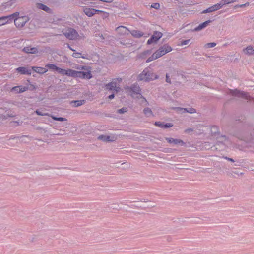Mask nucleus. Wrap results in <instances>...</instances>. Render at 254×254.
I'll return each mask as SVG.
<instances>
[{
	"label": "nucleus",
	"mask_w": 254,
	"mask_h": 254,
	"mask_svg": "<svg viewBox=\"0 0 254 254\" xmlns=\"http://www.w3.org/2000/svg\"><path fill=\"white\" fill-rule=\"evenodd\" d=\"M172 51V48L168 44H164L159 48L150 57L146 60V63H149L165 55L166 54Z\"/></svg>",
	"instance_id": "1"
},
{
	"label": "nucleus",
	"mask_w": 254,
	"mask_h": 254,
	"mask_svg": "<svg viewBox=\"0 0 254 254\" xmlns=\"http://www.w3.org/2000/svg\"><path fill=\"white\" fill-rule=\"evenodd\" d=\"M159 78V75L156 73L149 70L148 68H145L137 76L139 81H143L149 82Z\"/></svg>",
	"instance_id": "2"
},
{
	"label": "nucleus",
	"mask_w": 254,
	"mask_h": 254,
	"mask_svg": "<svg viewBox=\"0 0 254 254\" xmlns=\"http://www.w3.org/2000/svg\"><path fill=\"white\" fill-rule=\"evenodd\" d=\"M126 94L130 95L133 98H136L140 96L141 89L137 84L131 85L130 86H127L124 88Z\"/></svg>",
	"instance_id": "3"
},
{
	"label": "nucleus",
	"mask_w": 254,
	"mask_h": 254,
	"mask_svg": "<svg viewBox=\"0 0 254 254\" xmlns=\"http://www.w3.org/2000/svg\"><path fill=\"white\" fill-rule=\"evenodd\" d=\"M29 20L30 18L28 16L26 15L22 16L19 14L15 19L14 24L17 28H21L25 26V24Z\"/></svg>",
	"instance_id": "4"
},
{
	"label": "nucleus",
	"mask_w": 254,
	"mask_h": 254,
	"mask_svg": "<svg viewBox=\"0 0 254 254\" xmlns=\"http://www.w3.org/2000/svg\"><path fill=\"white\" fill-rule=\"evenodd\" d=\"M80 77L84 79H89L92 77L91 68L89 66L80 65Z\"/></svg>",
	"instance_id": "5"
},
{
	"label": "nucleus",
	"mask_w": 254,
	"mask_h": 254,
	"mask_svg": "<svg viewBox=\"0 0 254 254\" xmlns=\"http://www.w3.org/2000/svg\"><path fill=\"white\" fill-rule=\"evenodd\" d=\"M16 115L14 112L8 109L6 107L4 108H0V118L2 119H7L8 118L14 117Z\"/></svg>",
	"instance_id": "6"
},
{
	"label": "nucleus",
	"mask_w": 254,
	"mask_h": 254,
	"mask_svg": "<svg viewBox=\"0 0 254 254\" xmlns=\"http://www.w3.org/2000/svg\"><path fill=\"white\" fill-rule=\"evenodd\" d=\"M243 53L248 57L254 56V45H249L242 50Z\"/></svg>",
	"instance_id": "7"
},
{
	"label": "nucleus",
	"mask_w": 254,
	"mask_h": 254,
	"mask_svg": "<svg viewBox=\"0 0 254 254\" xmlns=\"http://www.w3.org/2000/svg\"><path fill=\"white\" fill-rule=\"evenodd\" d=\"M63 34L66 37L69 39H73L77 36V32L75 30L69 28L63 31Z\"/></svg>",
	"instance_id": "8"
},
{
	"label": "nucleus",
	"mask_w": 254,
	"mask_h": 254,
	"mask_svg": "<svg viewBox=\"0 0 254 254\" xmlns=\"http://www.w3.org/2000/svg\"><path fill=\"white\" fill-rule=\"evenodd\" d=\"M162 33L160 32H154L151 38L147 41V44H151L153 43L156 42L162 36Z\"/></svg>",
	"instance_id": "9"
},
{
	"label": "nucleus",
	"mask_w": 254,
	"mask_h": 254,
	"mask_svg": "<svg viewBox=\"0 0 254 254\" xmlns=\"http://www.w3.org/2000/svg\"><path fill=\"white\" fill-rule=\"evenodd\" d=\"M98 139L104 142H113L117 139L115 135H101L98 137Z\"/></svg>",
	"instance_id": "10"
},
{
	"label": "nucleus",
	"mask_w": 254,
	"mask_h": 254,
	"mask_svg": "<svg viewBox=\"0 0 254 254\" xmlns=\"http://www.w3.org/2000/svg\"><path fill=\"white\" fill-rule=\"evenodd\" d=\"M61 74L63 75H67L71 77H75L77 76V74L79 73V72L72 70V69H68L65 70L62 69Z\"/></svg>",
	"instance_id": "11"
},
{
	"label": "nucleus",
	"mask_w": 254,
	"mask_h": 254,
	"mask_svg": "<svg viewBox=\"0 0 254 254\" xmlns=\"http://www.w3.org/2000/svg\"><path fill=\"white\" fill-rule=\"evenodd\" d=\"M165 140L170 144H173L174 145H180L181 146L185 145V142L180 139H174L171 137H166Z\"/></svg>",
	"instance_id": "12"
},
{
	"label": "nucleus",
	"mask_w": 254,
	"mask_h": 254,
	"mask_svg": "<svg viewBox=\"0 0 254 254\" xmlns=\"http://www.w3.org/2000/svg\"><path fill=\"white\" fill-rule=\"evenodd\" d=\"M28 89V87H27L18 86L12 87L11 89V91L15 93H20L26 91Z\"/></svg>",
	"instance_id": "13"
},
{
	"label": "nucleus",
	"mask_w": 254,
	"mask_h": 254,
	"mask_svg": "<svg viewBox=\"0 0 254 254\" xmlns=\"http://www.w3.org/2000/svg\"><path fill=\"white\" fill-rule=\"evenodd\" d=\"M221 8H222L221 5H220V3H217L216 4L209 7L207 9L204 10L202 12V13H206L215 11L216 10H218L221 9Z\"/></svg>",
	"instance_id": "14"
},
{
	"label": "nucleus",
	"mask_w": 254,
	"mask_h": 254,
	"mask_svg": "<svg viewBox=\"0 0 254 254\" xmlns=\"http://www.w3.org/2000/svg\"><path fill=\"white\" fill-rule=\"evenodd\" d=\"M233 94L234 95H235V96H237L238 97H242L245 98V99H248V100L251 99V97L250 96V95H248V93L244 92H242V91H240L237 90H235L233 92Z\"/></svg>",
	"instance_id": "15"
},
{
	"label": "nucleus",
	"mask_w": 254,
	"mask_h": 254,
	"mask_svg": "<svg viewBox=\"0 0 254 254\" xmlns=\"http://www.w3.org/2000/svg\"><path fill=\"white\" fill-rule=\"evenodd\" d=\"M116 31L121 35L128 34L129 30L126 27L120 26L116 28Z\"/></svg>",
	"instance_id": "16"
},
{
	"label": "nucleus",
	"mask_w": 254,
	"mask_h": 254,
	"mask_svg": "<svg viewBox=\"0 0 254 254\" xmlns=\"http://www.w3.org/2000/svg\"><path fill=\"white\" fill-rule=\"evenodd\" d=\"M22 51L28 54H36L38 52V49L36 47L30 46L25 47L22 49Z\"/></svg>",
	"instance_id": "17"
},
{
	"label": "nucleus",
	"mask_w": 254,
	"mask_h": 254,
	"mask_svg": "<svg viewBox=\"0 0 254 254\" xmlns=\"http://www.w3.org/2000/svg\"><path fill=\"white\" fill-rule=\"evenodd\" d=\"M83 11L88 17H92L95 14V9L87 7H83Z\"/></svg>",
	"instance_id": "18"
},
{
	"label": "nucleus",
	"mask_w": 254,
	"mask_h": 254,
	"mask_svg": "<svg viewBox=\"0 0 254 254\" xmlns=\"http://www.w3.org/2000/svg\"><path fill=\"white\" fill-rule=\"evenodd\" d=\"M151 53V51L150 50H145L143 52L140 53L138 55H137V59H145L147 56L149 55H150Z\"/></svg>",
	"instance_id": "19"
},
{
	"label": "nucleus",
	"mask_w": 254,
	"mask_h": 254,
	"mask_svg": "<svg viewBox=\"0 0 254 254\" xmlns=\"http://www.w3.org/2000/svg\"><path fill=\"white\" fill-rule=\"evenodd\" d=\"M16 70L22 74L31 75V70L25 67H19L16 69Z\"/></svg>",
	"instance_id": "20"
},
{
	"label": "nucleus",
	"mask_w": 254,
	"mask_h": 254,
	"mask_svg": "<svg viewBox=\"0 0 254 254\" xmlns=\"http://www.w3.org/2000/svg\"><path fill=\"white\" fill-rule=\"evenodd\" d=\"M91 57L87 54L80 53V62L88 63L90 61Z\"/></svg>",
	"instance_id": "21"
},
{
	"label": "nucleus",
	"mask_w": 254,
	"mask_h": 254,
	"mask_svg": "<svg viewBox=\"0 0 254 254\" xmlns=\"http://www.w3.org/2000/svg\"><path fill=\"white\" fill-rule=\"evenodd\" d=\"M18 15H19V12H16L12 14H10L9 15H8V16H5V18L6 19V21L7 22V23L9 22V21H14V22L15 21V19L16 18L17 16H18Z\"/></svg>",
	"instance_id": "22"
},
{
	"label": "nucleus",
	"mask_w": 254,
	"mask_h": 254,
	"mask_svg": "<svg viewBox=\"0 0 254 254\" xmlns=\"http://www.w3.org/2000/svg\"><path fill=\"white\" fill-rule=\"evenodd\" d=\"M32 69L33 71L39 74H44L48 71V69L46 68L41 67L33 66L32 67Z\"/></svg>",
	"instance_id": "23"
},
{
	"label": "nucleus",
	"mask_w": 254,
	"mask_h": 254,
	"mask_svg": "<svg viewBox=\"0 0 254 254\" xmlns=\"http://www.w3.org/2000/svg\"><path fill=\"white\" fill-rule=\"evenodd\" d=\"M211 20H207L200 24H199L197 27H196L194 29V31H198L201 30L202 29L206 27L210 22Z\"/></svg>",
	"instance_id": "24"
},
{
	"label": "nucleus",
	"mask_w": 254,
	"mask_h": 254,
	"mask_svg": "<svg viewBox=\"0 0 254 254\" xmlns=\"http://www.w3.org/2000/svg\"><path fill=\"white\" fill-rule=\"evenodd\" d=\"M136 98L138 99L139 103L141 105L147 106L149 104L146 99L142 95L141 93L140 94V96H138Z\"/></svg>",
	"instance_id": "25"
},
{
	"label": "nucleus",
	"mask_w": 254,
	"mask_h": 254,
	"mask_svg": "<svg viewBox=\"0 0 254 254\" xmlns=\"http://www.w3.org/2000/svg\"><path fill=\"white\" fill-rule=\"evenodd\" d=\"M143 113L146 117H150L154 116L152 110L149 107L144 108L143 110Z\"/></svg>",
	"instance_id": "26"
},
{
	"label": "nucleus",
	"mask_w": 254,
	"mask_h": 254,
	"mask_svg": "<svg viewBox=\"0 0 254 254\" xmlns=\"http://www.w3.org/2000/svg\"><path fill=\"white\" fill-rule=\"evenodd\" d=\"M46 67L49 68L50 69L55 70L60 74H61V71L62 70V68L57 67L55 64H48L46 65Z\"/></svg>",
	"instance_id": "27"
},
{
	"label": "nucleus",
	"mask_w": 254,
	"mask_h": 254,
	"mask_svg": "<svg viewBox=\"0 0 254 254\" xmlns=\"http://www.w3.org/2000/svg\"><path fill=\"white\" fill-rule=\"evenodd\" d=\"M116 84L115 81L111 82L106 85V89L108 90H114L116 88Z\"/></svg>",
	"instance_id": "28"
},
{
	"label": "nucleus",
	"mask_w": 254,
	"mask_h": 254,
	"mask_svg": "<svg viewBox=\"0 0 254 254\" xmlns=\"http://www.w3.org/2000/svg\"><path fill=\"white\" fill-rule=\"evenodd\" d=\"M131 34L135 37L139 38L143 35V33L138 30H132L130 31Z\"/></svg>",
	"instance_id": "29"
},
{
	"label": "nucleus",
	"mask_w": 254,
	"mask_h": 254,
	"mask_svg": "<svg viewBox=\"0 0 254 254\" xmlns=\"http://www.w3.org/2000/svg\"><path fill=\"white\" fill-rule=\"evenodd\" d=\"M237 1L238 0H222L220 2V4L221 5V7H222L225 4H230Z\"/></svg>",
	"instance_id": "30"
},
{
	"label": "nucleus",
	"mask_w": 254,
	"mask_h": 254,
	"mask_svg": "<svg viewBox=\"0 0 254 254\" xmlns=\"http://www.w3.org/2000/svg\"><path fill=\"white\" fill-rule=\"evenodd\" d=\"M39 9H42L47 12L50 11V9L48 6L43 4H40L39 5Z\"/></svg>",
	"instance_id": "31"
},
{
	"label": "nucleus",
	"mask_w": 254,
	"mask_h": 254,
	"mask_svg": "<svg viewBox=\"0 0 254 254\" xmlns=\"http://www.w3.org/2000/svg\"><path fill=\"white\" fill-rule=\"evenodd\" d=\"M227 141V139L225 136H221L220 137L218 140L217 141V143L216 145H219V143H225Z\"/></svg>",
	"instance_id": "32"
},
{
	"label": "nucleus",
	"mask_w": 254,
	"mask_h": 254,
	"mask_svg": "<svg viewBox=\"0 0 254 254\" xmlns=\"http://www.w3.org/2000/svg\"><path fill=\"white\" fill-rule=\"evenodd\" d=\"M175 110L178 113H184L186 112L187 108H182V107H177L175 108Z\"/></svg>",
	"instance_id": "33"
},
{
	"label": "nucleus",
	"mask_w": 254,
	"mask_h": 254,
	"mask_svg": "<svg viewBox=\"0 0 254 254\" xmlns=\"http://www.w3.org/2000/svg\"><path fill=\"white\" fill-rule=\"evenodd\" d=\"M50 117L54 120L59 121H66L67 119L63 117H56L53 115H51Z\"/></svg>",
	"instance_id": "34"
},
{
	"label": "nucleus",
	"mask_w": 254,
	"mask_h": 254,
	"mask_svg": "<svg viewBox=\"0 0 254 254\" xmlns=\"http://www.w3.org/2000/svg\"><path fill=\"white\" fill-rule=\"evenodd\" d=\"M216 45V43L215 42H211V43H208L204 45V47L205 48H213L215 47Z\"/></svg>",
	"instance_id": "35"
},
{
	"label": "nucleus",
	"mask_w": 254,
	"mask_h": 254,
	"mask_svg": "<svg viewBox=\"0 0 254 254\" xmlns=\"http://www.w3.org/2000/svg\"><path fill=\"white\" fill-rule=\"evenodd\" d=\"M7 23L6 19L5 18L4 16L0 17V26L6 24Z\"/></svg>",
	"instance_id": "36"
},
{
	"label": "nucleus",
	"mask_w": 254,
	"mask_h": 254,
	"mask_svg": "<svg viewBox=\"0 0 254 254\" xmlns=\"http://www.w3.org/2000/svg\"><path fill=\"white\" fill-rule=\"evenodd\" d=\"M190 39L184 40L181 42L180 44H178L179 46H184V45H187L190 44Z\"/></svg>",
	"instance_id": "37"
},
{
	"label": "nucleus",
	"mask_w": 254,
	"mask_h": 254,
	"mask_svg": "<svg viewBox=\"0 0 254 254\" xmlns=\"http://www.w3.org/2000/svg\"><path fill=\"white\" fill-rule=\"evenodd\" d=\"M35 113L38 115H40V116H49V114L47 113H44L43 112H42V111H40V110H36L35 111Z\"/></svg>",
	"instance_id": "38"
},
{
	"label": "nucleus",
	"mask_w": 254,
	"mask_h": 254,
	"mask_svg": "<svg viewBox=\"0 0 254 254\" xmlns=\"http://www.w3.org/2000/svg\"><path fill=\"white\" fill-rule=\"evenodd\" d=\"M249 5V2H247L245 4H240V5H236L235 6L234 8H241V7H246V6H247Z\"/></svg>",
	"instance_id": "39"
},
{
	"label": "nucleus",
	"mask_w": 254,
	"mask_h": 254,
	"mask_svg": "<svg viewBox=\"0 0 254 254\" xmlns=\"http://www.w3.org/2000/svg\"><path fill=\"white\" fill-rule=\"evenodd\" d=\"M186 112H188V113H190L193 114V113H196V111L194 108H189V109L187 108Z\"/></svg>",
	"instance_id": "40"
},
{
	"label": "nucleus",
	"mask_w": 254,
	"mask_h": 254,
	"mask_svg": "<svg viewBox=\"0 0 254 254\" xmlns=\"http://www.w3.org/2000/svg\"><path fill=\"white\" fill-rule=\"evenodd\" d=\"M165 81H166V82H167V83H168L169 84L171 83V79L170 78L169 74L168 73H166V74Z\"/></svg>",
	"instance_id": "41"
},
{
	"label": "nucleus",
	"mask_w": 254,
	"mask_h": 254,
	"mask_svg": "<svg viewBox=\"0 0 254 254\" xmlns=\"http://www.w3.org/2000/svg\"><path fill=\"white\" fill-rule=\"evenodd\" d=\"M151 7L158 9L160 7V4L158 3H154L151 5Z\"/></svg>",
	"instance_id": "42"
},
{
	"label": "nucleus",
	"mask_w": 254,
	"mask_h": 254,
	"mask_svg": "<svg viewBox=\"0 0 254 254\" xmlns=\"http://www.w3.org/2000/svg\"><path fill=\"white\" fill-rule=\"evenodd\" d=\"M127 111V109L126 108H123L120 109H119L118 110V113L122 114V113H124L126 112Z\"/></svg>",
	"instance_id": "43"
},
{
	"label": "nucleus",
	"mask_w": 254,
	"mask_h": 254,
	"mask_svg": "<svg viewBox=\"0 0 254 254\" xmlns=\"http://www.w3.org/2000/svg\"><path fill=\"white\" fill-rule=\"evenodd\" d=\"M173 126L172 124L171 123H167L166 124H163V128H169Z\"/></svg>",
	"instance_id": "44"
},
{
	"label": "nucleus",
	"mask_w": 254,
	"mask_h": 254,
	"mask_svg": "<svg viewBox=\"0 0 254 254\" xmlns=\"http://www.w3.org/2000/svg\"><path fill=\"white\" fill-rule=\"evenodd\" d=\"M193 131V129L191 128H187L185 130L184 132L186 133H190Z\"/></svg>",
	"instance_id": "45"
},
{
	"label": "nucleus",
	"mask_w": 254,
	"mask_h": 254,
	"mask_svg": "<svg viewBox=\"0 0 254 254\" xmlns=\"http://www.w3.org/2000/svg\"><path fill=\"white\" fill-rule=\"evenodd\" d=\"M71 104H74V106L75 107H78L79 106V101L78 100H77V101H72L71 102Z\"/></svg>",
	"instance_id": "46"
},
{
	"label": "nucleus",
	"mask_w": 254,
	"mask_h": 254,
	"mask_svg": "<svg viewBox=\"0 0 254 254\" xmlns=\"http://www.w3.org/2000/svg\"><path fill=\"white\" fill-rule=\"evenodd\" d=\"M10 124H11V125L12 126H18L19 125V122L18 121H12V122H10Z\"/></svg>",
	"instance_id": "47"
},
{
	"label": "nucleus",
	"mask_w": 254,
	"mask_h": 254,
	"mask_svg": "<svg viewBox=\"0 0 254 254\" xmlns=\"http://www.w3.org/2000/svg\"><path fill=\"white\" fill-rule=\"evenodd\" d=\"M155 125L157 126H158V127H160L163 128V124L159 122H156L155 123Z\"/></svg>",
	"instance_id": "48"
},
{
	"label": "nucleus",
	"mask_w": 254,
	"mask_h": 254,
	"mask_svg": "<svg viewBox=\"0 0 254 254\" xmlns=\"http://www.w3.org/2000/svg\"><path fill=\"white\" fill-rule=\"evenodd\" d=\"M121 90V88L117 86V83L116 84V88H114V90L116 92H120Z\"/></svg>",
	"instance_id": "49"
},
{
	"label": "nucleus",
	"mask_w": 254,
	"mask_h": 254,
	"mask_svg": "<svg viewBox=\"0 0 254 254\" xmlns=\"http://www.w3.org/2000/svg\"><path fill=\"white\" fill-rule=\"evenodd\" d=\"M98 35L99 37V38L98 39V40H102L104 39L102 34H99Z\"/></svg>",
	"instance_id": "50"
},
{
	"label": "nucleus",
	"mask_w": 254,
	"mask_h": 254,
	"mask_svg": "<svg viewBox=\"0 0 254 254\" xmlns=\"http://www.w3.org/2000/svg\"><path fill=\"white\" fill-rule=\"evenodd\" d=\"M79 54L78 53H73L72 54V56L75 58H78Z\"/></svg>",
	"instance_id": "51"
},
{
	"label": "nucleus",
	"mask_w": 254,
	"mask_h": 254,
	"mask_svg": "<svg viewBox=\"0 0 254 254\" xmlns=\"http://www.w3.org/2000/svg\"><path fill=\"white\" fill-rule=\"evenodd\" d=\"M225 158L226 159H227V160L230 161L231 162H234V160L232 158H229V157H225Z\"/></svg>",
	"instance_id": "52"
},
{
	"label": "nucleus",
	"mask_w": 254,
	"mask_h": 254,
	"mask_svg": "<svg viewBox=\"0 0 254 254\" xmlns=\"http://www.w3.org/2000/svg\"><path fill=\"white\" fill-rule=\"evenodd\" d=\"M115 97V95H114V94H112L111 95H110V96H109L108 97V98L110 100L113 99Z\"/></svg>",
	"instance_id": "53"
},
{
	"label": "nucleus",
	"mask_w": 254,
	"mask_h": 254,
	"mask_svg": "<svg viewBox=\"0 0 254 254\" xmlns=\"http://www.w3.org/2000/svg\"><path fill=\"white\" fill-rule=\"evenodd\" d=\"M95 13L97 12V13H99V12H104L102 10H96V9H95Z\"/></svg>",
	"instance_id": "54"
},
{
	"label": "nucleus",
	"mask_w": 254,
	"mask_h": 254,
	"mask_svg": "<svg viewBox=\"0 0 254 254\" xmlns=\"http://www.w3.org/2000/svg\"><path fill=\"white\" fill-rule=\"evenodd\" d=\"M85 103V101L83 100L82 101L80 100V105L84 104Z\"/></svg>",
	"instance_id": "55"
},
{
	"label": "nucleus",
	"mask_w": 254,
	"mask_h": 254,
	"mask_svg": "<svg viewBox=\"0 0 254 254\" xmlns=\"http://www.w3.org/2000/svg\"><path fill=\"white\" fill-rule=\"evenodd\" d=\"M122 78H117V80H118L119 82H121L122 81Z\"/></svg>",
	"instance_id": "56"
},
{
	"label": "nucleus",
	"mask_w": 254,
	"mask_h": 254,
	"mask_svg": "<svg viewBox=\"0 0 254 254\" xmlns=\"http://www.w3.org/2000/svg\"><path fill=\"white\" fill-rule=\"evenodd\" d=\"M176 108V107H170V109H172V110H175V108Z\"/></svg>",
	"instance_id": "57"
},
{
	"label": "nucleus",
	"mask_w": 254,
	"mask_h": 254,
	"mask_svg": "<svg viewBox=\"0 0 254 254\" xmlns=\"http://www.w3.org/2000/svg\"><path fill=\"white\" fill-rule=\"evenodd\" d=\"M209 144L208 142H205V145H207Z\"/></svg>",
	"instance_id": "58"
},
{
	"label": "nucleus",
	"mask_w": 254,
	"mask_h": 254,
	"mask_svg": "<svg viewBox=\"0 0 254 254\" xmlns=\"http://www.w3.org/2000/svg\"><path fill=\"white\" fill-rule=\"evenodd\" d=\"M193 4L192 2H191L190 3V5H193Z\"/></svg>",
	"instance_id": "59"
}]
</instances>
